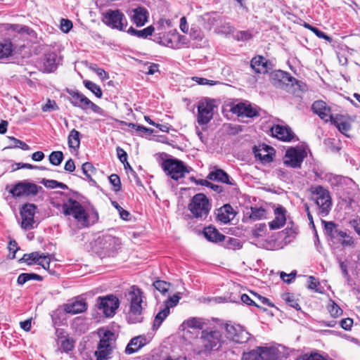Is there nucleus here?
Here are the masks:
<instances>
[{
    "mask_svg": "<svg viewBox=\"0 0 360 360\" xmlns=\"http://www.w3.org/2000/svg\"><path fill=\"white\" fill-rule=\"evenodd\" d=\"M222 331L216 326L206 327L201 331L200 335L191 342V348L195 354H209L218 351L224 343Z\"/></svg>",
    "mask_w": 360,
    "mask_h": 360,
    "instance_id": "f257e3e1",
    "label": "nucleus"
},
{
    "mask_svg": "<svg viewBox=\"0 0 360 360\" xmlns=\"http://www.w3.org/2000/svg\"><path fill=\"white\" fill-rule=\"evenodd\" d=\"M132 21L137 27L143 26L148 21V12L143 7H137L132 10Z\"/></svg>",
    "mask_w": 360,
    "mask_h": 360,
    "instance_id": "bb28decb",
    "label": "nucleus"
},
{
    "mask_svg": "<svg viewBox=\"0 0 360 360\" xmlns=\"http://www.w3.org/2000/svg\"><path fill=\"white\" fill-rule=\"evenodd\" d=\"M37 206L32 203H26L20 210L21 216V228L25 230H30L34 228L35 223L34 217Z\"/></svg>",
    "mask_w": 360,
    "mask_h": 360,
    "instance_id": "dca6fc26",
    "label": "nucleus"
},
{
    "mask_svg": "<svg viewBox=\"0 0 360 360\" xmlns=\"http://www.w3.org/2000/svg\"><path fill=\"white\" fill-rule=\"evenodd\" d=\"M63 307L66 313L77 314L84 312L86 309V303L84 300H76L65 304Z\"/></svg>",
    "mask_w": 360,
    "mask_h": 360,
    "instance_id": "7c9ffc66",
    "label": "nucleus"
},
{
    "mask_svg": "<svg viewBox=\"0 0 360 360\" xmlns=\"http://www.w3.org/2000/svg\"><path fill=\"white\" fill-rule=\"evenodd\" d=\"M307 156V152L303 147H290L285 151L283 164L291 168H300Z\"/></svg>",
    "mask_w": 360,
    "mask_h": 360,
    "instance_id": "0eeeda50",
    "label": "nucleus"
},
{
    "mask_svg": "<svg viewBox=\"0 0 360 360\" xmlns=\"http://www.w3.org/2000/svg\"><path fill=\"white\" fill-rule=\"evenodd\" d=\"M181 39H184V36L179 35L177 34H168L167 35H164V37L161 39L160 43L169 48L179 49L180 46H179L178 41H180Z\"/></svg>",
    "mask_w": 360,
    "mask_h": 360,
    "instance_id": "2f4dec72",
    "label": "nucleus"
},
{
    "mask_svg": "<svg viewBox=\"0 0 360 360\" xmlns=\"http://www.w3.org/2000/svg\"><path fill=\"white\" fill-rule=\"evenodd\" d=\"M14 46L11 41L5 40L0 41V60L9 58L13 55Z\"/></svg>",
    "mask_w": 360,
    "mask_h": 360,
    "instance_id": "f704fd0d",
    "label": "nucleus"
},
{
    "mask_svg": "<svg viewBox=\"0 0 360 360\" xmlns=\"http://www.w3.org/2000/svg\"><path fill=\"white\" fill-rule=\"evenodd\" d=\"M328 309L332 316L338 317L342 315V309L333 301H330L328 305Z\"/></svg>",
    "mask_w": 360,
    "mask_h": 360,
    "instance_id": "de8ad7c7",
    "label": "nucleus"
},
{
    "mask_svg": "<svg viewBox=\"0 0 360 360\" xmlns=\"http://www.w3.org/2000/svg\"><path fill=\"white\" fill-rule=\"evenodd\" d=\"M100 341L95 352L96 360H108L114 348L116 337L115 333L105 328H100L98 331Z\"/></svg>",
    "mask_w": 360,
    "mask_h": 360,
    "instance_id": "7ed1b4c3",
    "label": "nucleus"
},
{
    "mask_svg": "<svg viewBox=\"0 0 360 360\" xmlns=\"http://www.w3.org/2000/svg\"><path fill=\"white\" fill-rule=\"evenodd\" d=\"M203 235L207 240L214 243L221 242L226 239L225 236L220 233L217 229L211 226L204 229Z\"/></svg>",
    "mask_w": 360,
    "mask_h": 360,
    "instance_id": "c756f323",
    "label": "nucleus"
},
{
    "mask_svg": "<svg viewBox=\"0 0 360 360\" xmlns=\"http://www.w3.org/2000/svg\"><path fill=\"white\" fill-rule=\"evenodd\" d=\"M349 224L355 232L360 236V219H354L349 221Z\"/></svg>",
    "mask_w": 360,
    "mask_h": 360,
    "instance_id": "774afa93",
    "label": "nucleus"
},
{
    "mask_svg": "<svg viewBox=\"0 0 360 360\" xmlns=\"http://www.w3.org/2000/svg\"><path fill=\"white\" fill-rule=\"evenodd\" d=\"M146 344V338L143 335H139L132 338L125 348V353L131 354L138 352Z\"/></svg>",
    "mask_w": 360,
    "mask_h": 360,
    "instance_id": "cd10ccee",
    "label": "nucleus"
},
{
    "mask_svg": "<svg viewBox=\"0 0 360 360\" xmlns=\"http://www.w3.org/2000/svg\"><path fill=\"white\" fill-rule=\"evenodd\" d=\"M87 104V109H91L93 112L99 114L101 115H105V112L103 109L100 108L98 105H96L94 103L91 101L90 100L88 102Z\"/></svg>",
    "mask_w": 360,
    "mask_h": 360,
    "instance_id": "052dcab7",
    "label": "nucleus"
},
{
    "mask_svg": "<svg viewBox=\"0 0 360 360\" xmlns=\"http://www.w3.org/2000/svg\"><path fill=\"white\" fill-rule=\"evenodd\" d=\"M120 304L119 300L114 295L99 297L97 300V306L106 317H111L115 314Z\"/></svg>",
    "mask_w": 360,
    "mask_h": 360,
    "instance_id": "f8f14e48",
    "label": "nucleus"
},
{
    "mask_svg": "<svg viewBox=\"0 0 360 360\" xmlns=\"http://www.w3.org/2000/svg\"><path fill=\"white\" fill-rule=\"evenodd\" d=\"M39 187L37 185L29 182H19L9 190V193L14 198H20L22 196H30L37 194Z\"/></svg>",
    "mask_w": 360,
    "mask_h": 360,
    "instance_id": "2eb2a0df",
    "label": "nucleus"
},
{
    "mask_svg": "<svg viewBox=\"0 0 360 360\" xmlns=\"http://www.w3.org/2000/svg\"><path fill=\"white\" fill-rule=\"evenodd\" d=\"M274 148L268 145L262 144L258 146H254L253 153L255 158H259L260 160L270 162L273 161L272 152Z\"/></svg>",
    "mask_w": 360,
    "mask_h": 360,
    "instance_id": "412c9836",
    "label": "nucleus"
},
{
    "mask_svg": "<svg viewBox=\"0 0 360 360\" xmlns=\"http://www.w3.org/2000/svg\"><path fill=\"white\" fill-rule=\"evenodd\" d=\"M310 192L320 213L323 215L328 214L331 207L329 191L321 186H315L310 188Z\"/></svg>",
    "mask_w": 360,
    "mask_h": 360,
    "instance_id": "423d86ee",
    "label": "nucleus"
},
{
    "mask_svg": "<svg viewBox=\"0 0 360 360\" xmlns=\"http://www.w3.org/2000/svg\"><path fill=\"white\" fill-rule=\"evenodd\" d=\"M68 94L71 96L69 101L73 106L79 108L84 110H87V104L89 103V99L86 96L79 91L74 90L68 91Z\"/></svg>",
    "mask_w": 360,
    "mask_h": 360,
    "instance_id": "4be33fe9",
    "label": "nucleus"
},
{
    "mask_svg": "<svg viewBox=\"0 0 360 360\" xmlns=\"http://www.w3.org/2000/svg\"><path fill=\"white\" fill-rule=\"evenodd\" d=\"M169 314L170 310L168 309V307H163L161 309L155 316L153 324V330H158Z\"/></svg>",
    "mask_w": 360,
    "mask_h": 360,
    "instance_id": "e433bc0d",
    "label": "nucleus"
},
{
    "mask_svg": "<svg viewBox=\"0 0 360 360\" xmlns=\"http://www.w3.org/2000/svg\"><path fill=\"white\" fill-rule=\"evenodd\" d=\"M99 243L104 253L108 256H112L121 245L119 238L110 235L103 236L99 238Z\"/></svg>",
    "mask_w": 360,
    "mask_h": 360,
    "instance_id": "f3484780",
    "label": "nucleus"
},
{
    "mask_svg": "<svg viewBox=\"0 0 360 360\" xmlns=\"http://www.w3.org/2000/svg\"><path fill=\"white\" fill-rule=\"evenodd\" d=\"M207 179L212 181H221L227 184L233 185L234 183L229 180V175L222 169H217L210 172Z\"/></svg>",
    "mask_w": 360,
    "mask_h": 360,
    "instance_id": "473e14b6",
    "label": "nucleus"
},
{
    "mask_svg": "<svg viewBox=\"0 0 360 360\" xmlns=\"http://www.w3.org/2000/svg\"><path fill=\"white\" fill-rule=\"evenodd\" d=\"M109 181H110V183L113 186L112 189L114 191L118 192L121 190V188H122L121 181L117 174H111L109 176Z\"/></svg>",
    "mask_w": 360,
    "mask_h": 360,
    "instance_id": "8fccbe9b",
    "label": "nucleus"
},
{
    "mask_svg": "<svg viewBox=\"0 0 360 360\" xmlns=\"http://www.w3.org/2000/svg\"><path fill=\"white\" fill-rule=\"evenodd\" d=\"M153 287L163 295L169 291L170 283L164 281L158 280L153 284Z\"/></svg>",
    "mask_w": 360,
    "mask_h": 360,
    "instance_id": "79ce46f5",
    "label": "nucleus"
},
{
    "mask_svg": "<svg viewBox=\"0 0 360 360\" xmlns=\"http://www.w3.org/2000/svg\"><path fill=\"white\" fill-rule=\"evenodd\" d=\"M41 254L38 252H33L30 254H25L20 261H23L27 264H37L38 260H40Z\"/></svg>",
    "mask_w": 360,
    "mask_h": 360,
    "instance_id": "58836bf2",
    "label": "nucleus"
},
{
    "mask_svg": "<svg viewBox=\"0 0 360 360\" xmlns=\"http://www.w3.org/2000/svg\"><path fill=\"white\" fill-rule=\"evenodd\" d=\"M340 325L343 329L349 330L353 325V320L350 318L342 319L340 322Z\"/></svg>",
    "mask_w": 360,
    "mask_h": 360,
    "instance_id": "69168bd1",
    "label": "nucleus"
},
{
    "mask_svg": "<svg viewBox=\"0 0 360 360\" xmlns=\"http://www.w3.org/2000/svg\"><path fill=\"white\" fill-rule=\"evenodd\" d=\"M311 110L325 122L330 121L333 117L331 114L330 108L323 101H316L314 102Z\"/></svg>",
    "mask_w": 360,
    "mask_h": 360,
    "instance_id": "aec40b11",
    "label": "nucleus"
},
{
    "mask_svg": "<svg viewBox=\"0 0 360 360\" xmlns=\"http://www.w3.org/2000/svg\"><path fill=\"white\" fill-rule=\"evenodd\" d=\"M273 136L283 141L290 142L294 138L292 130L288 126L276 124L271 128Z\"/></svg>",
    "mask_w": 360,
    "mask_h": 360,
    "instance_id": "6ab92c4d",
    "label": "nucleus"
},
{
    "mask_svg": "<svg viewBox=\"0 0 360 360\" xmlns=\"http://www.w3.org/2000/svg\"><path fill=\"white\" fill-rule=\"evenodd\" d=\"M266 231V226L265 224H257L253 229L252 230V235L256 237H262L263 236Z\"/></svg>",
    "mask_w": 360,
    "mask_h": 360,
    "instance_id": "49530a36",
    "label": "nucleus"
},
{
    "mask_svg": "<svg viewBox=\"0 0 360 360\" xmlns=\"http://www.w3.org/2000/svg\"><path fill=\"white\" fill-rule=\"evenodd\" d=\"M59 109L58 105L56 101L53 100L49 99L46 104L42 105L41 110L43 112H51L58 110Z\"/></svg>",
    "mask_w": 360,
    "mask_h": 360,
    "instance_id": "603ef678",
    "label": "nucleus"
},
{
    "mask_svg": "<svg viewBox=\"0 0 360 360\" xmlns=\"http://www.w3.org/2000/svg\"><path fill=\"white\" fill-rule=\"evenodd\" d=\"M325 225V230L326 233L330 236L331 238L341 240V244L343 246H352L354 245V240L352 237L348 235L345 231L338 229V225L333 221H323Z\"/></svg>",
    "mask_w": 360,
    "mask_h": 360,
    "instance_id": "9b49d317",
    "label": "nucleus"
},
{
    "mask_svg": "<svg viewBox=\"0 0 360 360\" xmlns=\"http://www.w3.org/2000/svg\"><path fill=\"white\" fill-rule=\"evenodd\" d=\"M188 208L194 217L205 219L211 209V204L205 194L197 193L191 198Z\"/></svg>",
    "mask_w": 360,
    "mask_h": 360,
    "instance_id": "39448f33",
    "label": "nucleus"
},
{
    "mask_svg": "<svg viewBox=\"0 0 360 360\" xmlns=\"http://www.w3.org/2000/svg\"><path fill=\"white\" fill-rule=\"evenodd\" d=\"M143 292L136 286H132L127 294V300L130 303V309L127 314L129 323H141L143 321L142 306Z\"/></svg>",
    "mask_w": 360,
    "mask_h": 360,
    "instance_id": "f03ea898",
    "label": "nucleus"
},
{
    "mask_svg": "<svg viewBox=\"0 0 360 360\" xmlns=\"http://www.w3.org/2000/svg\"><path fill=\"white\" fill-rule=\"evenodd\" d=\"M57 56L54 53H50L44 55L41 61L40 68L43 72H51L57 68Z\"/></svg>",
    "mask_w": 360,
    "mask_h": 360,
    "instance_id": "a878e982",
    "label": "nucleus"
},
{
    "mask_svg": "<svg viewBox=\"0 0 360 360\" xmlns=\"http://www.w3.org/2000/svg\"><path fill=\"white\" fill-rule=\"evenodd\" d=\"M283 300L291 307L296 310H300V306L298 303L297 300L295 298V296L289 292H286L282 295Z\"/></svg>",
    "mask_w": 360,
    "mask_h": 360,
    "instance_id": "ea45409f",
    "label": "nucleus"
},
{
    "mask_svg": "<svg viewBox=\"0 0 360 360\" xmlns=\"http://www.w3.org/2000/svg\"><path fill=\"white\" fill-rule=\"evenodd\" d=\"M265 210L263 208H251L250 218L252 219H259L264 217Z\"/></svg>",
    "mask_w": 360,
    "mask_h": 360,
    "instance_id": "4d7b16f0",
    "label": "nucleus"
},
{
    "mask_svg": "<svg viewBox=\"0 0 360 360\" xmlns=\"http://www.w3.org/2000/svg\"><path fill=\"white\" fill-rule=\"evenodd\" d=\"M103 15V22L112 29L123 30L127 26L126 18L120 10L109 9Z\"/></svg>",
    "mask_w": 360,
    "mask_h": 360,
    "instance_id": "9d476101",
    "label": "nucleus"
},
{
    "mask_svg": "<svg viewBox=\"0 0 360 360\" xmlns=\"http://www.w3.org/2000/svg\"><path fill=\"white\" fill-rule=\"evenodd\" d=\"M330 122L342 134L347 132L351 129L350 124L342 115H336L335 117H333Z\"/></svg>",
    "mask_w": 360,
    "mask_h": 360,
    "instance_id": "c9c22d12",
    "label": "nucleus"
},
{
    "mask_svg": "<svg viewBox=\"0 0 360 360\" xmlns=\"http://www.w3.org/2000/svg\"><path fill=\"white\" fill-rule=\"evenodd\" d=\"M192 79L200 85L212 86L217 84V82L215 81L210 80L203 77H193Z\"/></svg>",
    "mask_w": 360,
    "mask_h": 360,
    "instance_id": "680f3d73",
    "label": "nucleus"
},
{
    "mask_svg": "<svg viewBox=\"0 0 360 360\" xmlns=\"http://www.w3.org/2000/svg\"><path fill=\"white\" fill-rule=\"evenodd\" d=\"M82 169L86 179L89 181H94L91 178V175L96 172V169L93 165L91 162H86L82 165Z\"/></svg>",
    "mask_w": 360,
    "mask_h": 360,
    "instance_id": "37998d69",
    "label": "nucleus"
},
{
    "mask_svg": "<svg viewBox=\"0 0 360 360\" xmlns=\"http://www.w3.org/2000/svg\"><path fill=\"white\" fill-rule=\"evenodd\" d=\"M87 104V109H91L93 112L99 114L101 115H105V112L103 109L100 108L98 105H96L94 103L91 101L90 100L88 102Z\"/></svg>",
    "mask_w": 360,
    "mask_h": 360,
    "instance_id": "bf43d9fd",
    "label": "nucleus"
},
{
    "mask_svg": "<svg viewBox=\"0 0 360 360\" xmlns=\"http://www.w3.org/2000/svg\"><path fill=\"white\" fill-rule=\"evenodd\" d=\"M63 214L71 215L82 226L89 225V216L84 207L76 200L69 198L62 205Z\"/></svg>",
    "mask_w": 360,
    "mask_h": 360,
    "instance_id": "20e7f679",
    "label": "nucleus"
},
{
    "mask_svg": "<svg viewBox=\"0 0 360 360\" xmlns=\"http://www.w3.org/2000/svg\"><path fill=\"white\" fill-rule=\"evenodd\" d=\"M226 243V247L229 249H240L242 247L240 240L237 238L228 237Z\"/></svg>",
    "mask_w": 360,
    "mask_h": 360,
    "instance_id": "5fc2aeb1",
    "label": "nucleus"
},
{
    "mask_svg": "<svg viewBox=\"0 0 360 360\" xmlns=\"http://www.w3.org/2000/svg\"><path fill=\"white\" fill-rule=\"evenodd\" d=\"M182 326L186 328H193L203 330L209 326V321L199 317H191L184 321Z\"/></svg>",
    "mask_w": 360,
    "mask_h": 360,
    "instance_id": "393cba45",
    "label": "nucleus"
},
{
    "mask_svg": "<svg viewBox=\"0 0 360 360\" xmlns=\"http://www.w3.org/2000/svg\"><path fill=\"white\" fill-rule=\"evenodd\" d=\"M250 65L257 73H266L267 72V60L263 56H258L253 58Z\"/></svg>",
    "mask_w": 360,
    "mask_h": 360,
    "instance_id": "72a5a7b5",
    "label": "nucleus"
},
{
    "mask_svg": "<svg viewBox=\"0 0 360 360\" xmlns=\"http://www.w3.org/2000/svg\"><path fill=\"white\" fill-rule=\"evenodd\" d=\"M242 360H259V347L249 352H245L242 355Z\"/></svg>",
    "mask_w": 360,
    "mask_h": 360,
    "instance_id": "c03bdc74",
    "label": "nucleus"
},
{
    "mask_svg": "<svg viewBox=\"0 0 360 360\" xmlns=\"http://www.w3.org/2000/svg\"><path fill=\"white\" fill-rule=\"evenodd\" d=\"M271 84L276 87L289 93H294L295 86H299V82L289 73L278 70L272 76Z\"/></svg>",
    "mask_w": 360,
    "mask_h": 360,
    "instance_id": "6e6552de",
    "label": "nucleus"
},
{
    "mask_svg": "<svg viewBox=\"0 0 360 360\" xmlns=\"http://www.w3.org/2000/svg\"><path fill=\"white\" fill-rule=\"evenodd\" d=\"M225 328L228 338L236 343H245L250 339V334L240 325L227 323Z\"/></svg>",
    "mask_w": 360,
    "mask_h": 360,
    "instance_id": "ddd939ff",
    "label": "nucleus"
},
{
    "mask_svg": "<svg viewBox=\"0 0 360 360\" xmlns=\"http://www.w3.org/2000/svg\"><path fill=\"white\" fill-rule=\"evenodd\" d=\"M231 112L241 117L252 118L259 116V112L256 108L245 103H240L233 106Z\"/></svg>",
    "mask_w": 360,
    "mask_h": 360,
    "instance_id": "a211bd4d",
    "label": "nucleus"
},
{
    "mask_svg": "<svg viewBox=\"0 0 360 360\" xmlns=\"http://www.w3.org/2000/svg\"><path fill=\"white\" fill-rule=\"evenodd\" d=\"M165 172L174 180L183 178L189 171L184 162L176 159H167L162 163Z\"/></svg>",
    "mask_w": 360,
    "mask_h": 360,
    "instance_id": "1a4fd4ad",
    "label": "nucleus"
},
{
    "mask_svg": "<svg viewBox=\"0 0 360 360\" xmlns=\"http://www.w3.org/2000/svg\"><path fill=\"white\" fill-rule=\"evenodd\" d=\"M252 38V34L248 31H240L236 34L238 41H248Z\"/></svg>",
    "mask_w": 360,
    "mask_h": 360,
    "instance_id": "0e129e2a",
    "label": "nucleus"
},
{
    "mask_svg": "<svg viewBox=\"0 0 360 360\" xmlns=\"http://www.w3.org/2000/svg\"><path fill=\"white\" fill-rule=\"evenodd\" d=\"M84 84L85 87L94 94L96 97L101 98L102 90L98 85L89 80H84Z\"/></svg>",
    "mask_w": 360,
    "mask_h": 360,
    "instance_id": "a19ab883",
    "label": "nucleus"
},
{
    "mask_svg": "<svg viewBox=\"0 0 360 360\" xmlns=\"http://www.w3.org/2000/svg\"><path fill=\"white\" fill-rule=\"evenodd\" d=\"M236 216L233 207L229 204H226L217 210V218L223 224H227L233 219Z\"/></svg>",
    "mask_w": 360,
    "mask_h": 360,
    "instance_id": "5701e85b",
    "label": "nucleus"
},
{
    "mask_svg": "<svg viewBox=\"0 0 360 360\" xmlns=\"http://www.w3.org/2000/svg\"><path fill=\"white\" fill-rule=\"evenodd\" d=\"M8 139L12 141L14 143V145L13 146H11L10 148H21L23 150H28L30 149V146L26 143L13 136H8Z\"/></svg>",
    "mask_w": 360,
    "mask_h": 360,
    "instance_id": "3c124183",
    "label": "nucleus"
},
{
    "mask_svg": "<svg viewBox=\"0 0 360 360\" xmlns=\"http://www.w3.org/2000/svg\"><path fill=\"white\" fill-rule=\"evenodd\" d=\"M285 212V209L281 206L274 210L275 219L269 222L271 230L278 229L284 226L286 221Z\"/></svg>",
    "mask_w": 360,
    "mask_h": 360,
    "instance_id": "b1692460",
    "label": "nucleus"
},
{
    "mask_svg": "<svg viewBox=\"0 0 360 360\" xmlns=\"http://www.w3.org/2000/svg\"><path fill=\"white\" fill-rule=\"evenodd\" d=\"M80 133L73 129L70 131L68 137V146L71 148L78 149L80 146Z\"/></svg>",
    "mask_w": 360,
    "mask_h": 360,
    "instance_id": "4c0bfd02",
    "label": "nucleus"
},
{
    "mask_svg": "<svg viewBox=\"0 0 360 360\" xmlns=\"http://www.w3.org/2000/svg\"><path fill=\"white\" fill-rule=\"evenodd\" d=\"M63 160V153L61 151H53L49 155L51 164L55 166L60 165Z\"/></svg>",
    "mask_w": 360,
    "mask_h": 360,
    "instance_id": "a18cd8bd",
    "label": "nucleus"
},
{
    "mask_svg": "<svg viewBox=\"0 0 360 360\" xmlns=\"http://www.w3.org/2000/svg\"><path fill=\"white\" fill-rule=\"evenodd\" d=\"M60 27L64 33H68L72 27V22L68 19H61Z\"/></svg>",
    "mask_w": 360,
    "mask_h": 360,
    "instance_id": "e2e57ef3",
    "label": "nucleus"
},
{
    "mask_svg": "<svg viewBox=\"0 0 360 360\" xmlns=\"http://www.w3.org/2000/svg\"><path fill=\"white\" fill-rule=\"evenodd\" d=\"M259 360H278L280 353L274 347H259Z\"/></svg>",
    "mask_w": 360,
    "mask_h": 360,
    "instance_id": "c85d7f7f",
    "label": "nucleus"
},
{
    "mask_svg": "<svg viewBox=\"0 0 360 360\" xmlns=\"http://www.w3.org/2000/svg\"><path fill=\"white\" fill-rule=\"evenodd\" d=\"M74 347V342L72 340L65 338L61 341V348L65 352H68L71 351Z\"/></svg>",
    "mask_w": 360,
    "mask_h": 360,
    "instance_id": "13d9d810",
    "label": "nucleus"
},
{
    "mask_svg": "<svg viewBox=\"0 0 360 360\" xmlns=\"http://www.w3.org/2000/svg\"><path fill=\"white\" fill-rule=\"evenodd\" d=\"M214 108L213 100L205 99L199 103L198 106V122L199 124H207L212 119Z\"/></svg>",
    "mask_w": 360,
    "mask_h": 360,
    "instance_id": "4468645a",
    "label": "nucleus"
},
{
    "mask_svg": "<svg viewBox=\"0 0 360 360\" xmlns=\"http://www.w3.org/2000/svg\"><path fill=\"white\" fill-rule=\"evenodd\" d=\"M304 360H328L318 353H312L310 355L306 354L304 357Z\"/></svg>",
    "mask_w": 360,
    "mask_h": 360,
    "instance_id": "338daca9",
    "label": "nucleus"
},
{
    "mask_svg": "<svg viewBox=\"0 0 360 360\" xmlns=\"http://www.w3.org/2000/svg\"><path fill=\"white\" fill-rule=\"evenodd\" d=\"M51 258L49 255L41 254L40 260H38L37 264L41 266L44 269H49Z\"/></svg>",
    "mask_w": 360,
    "mask_h": 360,
    "instance_id": "6e6d98bb",
    "label": "nucleus"
},
{
    "mask_svg": "<svg viewBox=\"0 0 360 360\" xmlns=\"http://www.w3.org/2000/svg\"><path fill=\"white\" fill-rule=\"evenodd\" d=\"M154 30L155 29L153 26L150 25L146 28H144L143 30H138L136 37H138L139 38L146 39L148 37L151 36Z\"/></svg>",
    "mask_w": 360,
    "mask_h": 360,
    "instance_id": "864d4df0",
    "label": "nucleus"
},
{
    "mask_svg": "<svg viewBox=\"0 0 360 360\" xmlns=\"http://www.w3.org/2000/svg\"><path fill=\"white\" fill-rule=\"evenodd\" d=\"M180 299H181V297L179 295V293L173 295L172 296L168 297L164 302V303H165L164 307H168V309L170 310V308L174 307L176 305H177Z\"/></svg>",
    "mask_w": 360,
    "mask_h": 360,
    "instance_id": "09e8293b",
    "label": "nucleus"
}]
</instances>
